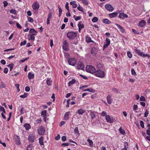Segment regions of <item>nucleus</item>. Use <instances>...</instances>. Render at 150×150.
I'll list each match as a JSON object with an SVG mask.
<instances>
[{
    "mask_svg": "<svg viewBox=\"0 0 150 150\" xmlns=\"http://www.w3.org/2000/svg\"><path fill=\"white\" fill-rule=\"evenodd\" d=\"M132 32L134 33H135V34H139V32L137 31L136 30L134 29H132Z\"/></svg>",
    "mask_w": 150,
    "mask_h": 150,
    "instance_id": "052dcab7",
    "label": "nucleus"
},
{
    "mask_svg": "<svg viewBox=\"0 0 150 150\" xmlns=\"http://www.w3.org/2000/svg\"><path fill=\"white\" fill-rule=\"evenodd\" d=\"M35 35L30 34L28 36V39L29 40L34 41L35 39Z\"/></svg>",
    "mask_w": 150,
    "mask_h": 150,
    "instance_id": "393cba45",
    "label": "nucleus"
},
{
    "mask_svg": "<svg viewBox=\"0 0 150 150\" xmlns=\"http://www.w3.org/2000/svg\"><path fill=\"white\" fill-rule=\"evenodd\" d=\"M103 21L104 23L107 24H109L111 23V22L108 19H103Z\"/></svg>",
    "mask_w": 150,
    "mask_h": 150,
    "instance_id": "473e14b6",
    "label": "nucleus"
},
{
    "mask_svg": "<svg viewBox=\"0 0 150 150\" xmlns=\"http://www.w3.org/2000/svg\"><path fill=\"white\" fill-rule=\"evenodd\" d=\"M26 41L25 40L23 42H21L20 43V46H22L23 45H25L26 44Z\"/></svg>",
    "mask_w": 150,
    "mask_h": 150,
    "instance_id": "bf43d9fd",
    "label": "nucleus"
},
{
    "mask_svg": "<svg viewBox=\"0 0 150 150\" xmlns=\"http://www.w3.org/2000/svg\"><path fill=\"white\" fill-rule=\"evenodd\" d=\"M58 7L59 8V16L60 17L61 15L62 12V8H61L59 6H59H58Z\"/></svg>",
    "mask_w": 150,
    "mask_h": 150,
    "instance_id": "ea45409f",
    "label": "nucleus"
},
{
    "mask_svg": "<svg viewBox=\"0 0 150 150\" xmlns=\"http://www.w3.org/2000/svg\"><path fill=\"white\" fill-rule=\"evenodd\" d=\"M30 88L28 86H26L25 87V90L27 92H28L30 91Z\"/></svg>",
    "mask_w": 150,
    "mask_h": 150,
    "instance_id": "774afa93",
    "label": "nucleus"
},
{
    "mask_svg": "<svg viewBox=\"0 0 150 150\" xmlns=\"http://www.w3.org/2000/svg\"><path fill=\"white\" fill-rule=\"evenodd\" d=\"M85 110L82 109H80L77 111L78 113L80 115H82L85 112Z\"/></svg>",
    "mask_w": 150,
    "mask_h": 150,
    "instance_id": "c85d7f7f",
    "label": "nucleus"
},
{
    "mask_svg": "<svg viewBox=\"0 0 150 150\" xmlns=\"http://www.w3.org/2000/svg\"><path fill=\"white\" fill-rule=\"evenodd\" d=\"M51 18H52V13H50L48 14V15L47 19L50 20V19H51Z\"/></svg>",
    "mask_w": 150,
    "mask_h": 150,
    "instance_id": "4d7b16f0",
    "label": "nucleus"
},
{
    "mask_svg": "<svg viewBox=\"0 0 150 150\" xmlns=\"http://www.w3.org/2000/svg\"><path fill=\"white\" fill-rule=\"evenodd\" d=\"M140 100L141 101H145V98L143 96H142L140 98Z\"/></svg>",
    "mask_w": 150,
    "mask_h": 150,
    "instance_id": "69168bd1",
    "label": "nucleus"
},
{
    "mask_svg": "<svg viewBox=\"0 0 150 150\" xmlns=\"http://www.w3.org/2000/svg\"><path fill=\"white\" fill-rule=\"evenodd\" d=\"M98 21V19L96 17H95L93 18L92 19V21L93 22H97Z\"/></svg>",
    "mask_w": 150,
    "mask_h": 150,
    "instance_id": "09e8293b",
    "label": "nucleus"
},
{
    "mask_svg": "<svg viewBox=\"0 0 150 150\" xmlns=\"http://www.w3.org/2000/svg\"><path fill=\"white\" fill-rule=\"evenodd\" d=\"M24 127L27 131L31 127L30 125L28 123H25L24 125Z\"/></svg>",
    "mask_w": 150,
    "mask_h": 150,
    "instance_id": "5701e85b",
    "label": "nucleus"
},
{
    "mask_svg": "<svg viewBox=\"0 0 150 150\" xmlns=\"http://www.w3.org/2000/svg\"><path fill=\"white\" fill-rule=\"evenodd\" d=\"M27 96V94L26 93H25L23 94L20 96V97L22 98H25Z\"/></svg>",
    "mask_w": 150,
    "mask_h": 150,
    "instance_id": "c03bdc74",
    "label": "nucleus"
},
{
    "mask_svg": "<svg viewBox=\"0 0 150 150\" xmlns=\"http://www.w3.org/2000/svg\"><path fill=\"white\" fill-rule=\"evenodd\" d=\"M124 147L123 148L127 149L128 146L127 142H125L124 143Z\"/></svg>",
    "mask_w": 150,
    "mask_h": 150,
    "instance_id": "8fccbe9b",
    "label": "nucleus"
},
{
    "mask_svg": "<svg viewBox=\"0 0 150 150\" xmlns=\"http://www.w3.org/2000/svg\"><path fill=\"white\" fill-rule=\"evenodd\" d=\"M77 9L79 11L82 12H83V8L80 5L77 7Z\"/></svg>",
    "mask_w": 150,
    "mask_h": 150,
    "instance_id": "a18cd8bd",
    "label": "nucleus"
},
{
    "mask_svg": "<svg viewBox=\"0 0 150 150\" xmlns=\"http://www.w3.org/2000/svg\"><path fill=\"white\" fill-rule=\"evenodd\" d=\"M96 66L97 68L100 69L102 67L101 64L100 62H97L96 64Z\"/></svg>",
    "mask_w": 150,
    "mask_h": 150,
    "instance_id": "c9c22d12",
    "label": "nucleus"
},
{
    "mask_svg": "<svg viewBox=\"0 0 150 150\" xmlns=\"http://www.w3.org/2000/svg\"><path fill=\"white\" fill-rule=\"evenodd\" d=\"M16 25L17 27L19 29H21L22 28L21 25L18 23H16Z\"/></svg>",
    "mask_w": 150,
    "mask_h": 150,
    "instance_id": "e2e57ef3",
    "label": "nucleus"
},
{
    "mask_svg": "<svg viewBox=\"0 0 150 150\" xmlns=\"http://www.w3.org/2000/svg\"><path fill=\"white\" fill-rule=\"evenodd\" d=\"M105 8L109 11H112L114 10V8L110 4H106L105 5Z\"/></svg>",
    "mask_w": 150,
    "mask_h": 150,
    "instance_id": "ddd939ff",
    "label": "nucleus"
},
{
    "mask_svg": "<svg viewBox=\"0 0 150 150\" xmlns=\"http://www.w3.org/2000/svg\"><path fill=\"white\" fill-rule=\"evenodd\" d=\"M97 49L95 47H93L91 50V53L93 55H95V52L97 51Z\"/></svg>",
    "mask_w": 150,
    "mask_h": 150,
    "instance_id": "cd10ccee",
    "label": "nucleus"
},
{
    "mask_svg": "<svg viewBox=\"0 0 150 150\" xmlns=\"http://www.w3.org/2000/svg\"><path fill=\"white\" fill-rule=\"evenodd\" d=\"M14 139L15 143L17 145H19L21 144V142L20 140V137L16 135H15L13 136Z\"/></svg>",
    "mask_w": 150,
    "mask_h": 150,
    "instance_id": "9b49d317",
    "label": "nucleus"
},
{
    "mask_svg": "<svg viewBox=\"0 0 150 150\" xmlns=\"http://www.w3.org/2000/svg\"><path fill=\"white\" fill-rule=\"evenodd\" d=\"M127 55L128 57L129 58H131L132 57V55L130 52L128 51L127 52Z\"/></svg>",
    "mask_w": 150,
    "mask_h": 150,
    "instance_id": "3c124183",
    "label": "nucleus"
},
{
    "mask_svg": "<svg viewBox=\"0 0 150 150\" xmlns=\"http://www.w3.org/2000/svg\"><path fill=\"white\" fill-rule=\"evenodd\" d=\"M29 32L30 33H32L31 34L33 35H37L38 33V32L33 29H30L29 30Z\"/></svg>",
    "mask_w": 150,
    "mask_h": 150,
    "instance_id": "6ab92c4d",
    "label": "nucleus"
},
{
    "mask_svg": "<svg viewBox=\"0 0 150 150\" xmlns=\"http://www.w3.org/2000/svg\"><path fill=\"white\" fill-rule=\"evenodd\" d=\"M86 71L88 73L94 75L96 72V69L93 66L91 65H87L86 67Z\"/></svg>",
    "mask_w": 150,
    "mask_h": 150,
    "instance_id": "7ed1b4c3",
    "label": "nucleus"
},
{
    "mask_svg": "<svg viewBox=\"0 0 150 150\" xmlns=\"http://www.w3.org/2000/svg\"><path fill=\"white\" fill-rule=\"evenodd\" d=\"M131 71L132 74L133 75H134V76H136V74L135 72V71L133 69H131Z\"/></svg>",
    "mask_w": 150,
    "mask_h": 150,
    "instance_id": "49530a36",
    "label": "nucleus"
},
{
    "mask_svg": "<svg viewBox=\"0 0 150 150\" xmlns=\"http://www.w3.org/2000/svg\"><path fill=\"white\" fill-rule=\"evenodd\" d=\"M87 141L89 144V146L91 147L93 145V142L92 141L89 139H87Z\"/></svg>",
    "mask_w": 150,
    "mask_h": 150,
    "instance_id": "e433bc0d",
    "label": "nucleus"
},
{
    "mask_svg": "<svg viewBox=\"0 0 150 150\" xmlns=\"http://www.w3.org/2000/svg\"><path fill=\"white\" fill-rule=\"evenodd\" d=\"M70 112L69 111L67 112L65 114L64 117V120H68L69 119V115Z\"/></svg>",
    "mask_w": 150,
    "mask_h": 150,
    "instance_id": "412c9836",
    "label": "nucleus"
},
{
    "mask_svg": "<svg viewBox=\"0 0 150 150\" xmlns=\"http://www.w3.org/2000/svg\"><path fill=\"white\" fill-rule=\"evenodd\" d=\"M67 139L66 137L65 136H63L62 137V140L63 142H65Z\"/></svg>",
    "mask_w": 150,
    "mask_h": 150,
    "instance_id": "680f3d73",
    "label": "nucleus"
},
{
    "mask_svg": "<svg viewBox=\"0 0 150 150\" xmlns=\"http://www.w3.org/2000/svg\"><path fill=\"white\" fill-rule=\"evenodd\" d=\"M106 99L108 103L111 104L112 101V99L111 98V96L110 95H109L107 97Z\"/></svg>",
    "mask_w": 150,
    "mask_h": 150,
    "instance_id": "a211bd4d",
    "label": "nucleus"
},
{
    "mask_svg": "<svg viewBox=\"0 0 150 150\" xmlns=\"http://www.w3.org/2000/svg\"><path fill=\"white\" fill-rule=\"evenodd\" d=\"M28 20L29 22H33L34 21L33 19L30 17H28Z\"/></svg>",
    "mask_w": 150,
    "mask_h": 150,
    "instance_id": "864d4df0",
    "label": "nucleus"
},
{
    "mask_svg": "<svg viewBox=\"0 0 150 150\" xmlns=\"http://www.w3.org/2000/svg\"><path fill=\"white\" fill-rule=\"evenodd\" d=\"M46 82L47 85L49 86H50L51 85L52 81L50 80V79L49 78H47L46 81Z\"/></svg>",
    "mask_w": 150,
    "mask_h": 150,
    "instance_id": "2f4dec72",
    "label": "nucleus"
},
{
    "mask_svg": "<svg viewBox=\"0 0 150 150\" xmlns=\"http://www.w3.org/2000/svg\"><path fill=\"white\" fill-rule=\"evenodd\" d=\"M77 35V33L74 32H69L67 34V37L70 40L74 39Z\"/></svg>",
    "mask_w": 150,
    "mask_h": 150,
    "instance_id": "20e7f679",
    "label": "nucleus"
},
{
    "mask_svg": "<svg viewBox=\"0 0 150 150\" xmlns=\"http://www.w3.org/2000/svg\"><path fill=\"white\" fill-rule=\"evenodd\" d=\"M76 61L74 58L69 59L68 61L69 64L72 66H74L75 65L76 63Z\"/></svg>",
    "mask_w": 150,
    "mask_h": 150,
    "instance_id": "1a4fd4ad",
    "label": "nucleus"
},
{
    "mask_svg": "<svg viewBox=\"0 0 150 150\" xmlns=\"http://www.w3.org/2000/svg\"><path fill=\"white\" fill-rule=\"evenodd\" d=\"M140 125L142 128H144V123L141 120L140 121Z\"/></svg>",
    "mask_w": 150,
    "mask_h": 150,
    "instance_id": "5fc2aeb1",
    "label": "nucleus"
},
{
    "mask_svg": "<svg viewBox=\"0 0 150 150\" xmlns=\"http://www.w3.org/2000/svg\"><path fill=\"white\" fill-rule=\"evenodd\" d=\"M119 131L120 132V133L122 134L123 135H124L125 134V130L122 129V127H120L119 129Z\"/></svg>",
    "mask_w": 150,
    "mask_h": 150,
    "instance_id": "f704fd0d",
    "label": "nucleus"
},
{
    "mask_svg": "<svg viewBox=\"0 0 150 150\" xmlns=\"http://www.w3.org/2000/svg\"><path fill=\"white\" fill-rule=\"evenodd\" d=\"M76 81L74 79H73L71 81H69L68 83V85L69 86H70L75 82Z\"/></svg>",
    "mask_w": 150,
    "mask_h": 150,
    "instance_id": "72a5a7b5",
    "label": "nucleus"
},
{
    "mask_svg": "<svg viewBox=\"0 0 150 150\" xmlns=\"http://www.w3.org/2000/svg\"><path fill=\"white\" fill-rule=\"evenodd\" d=\"M65 8L68 11H69V3L68 2H67L65 5Z\"/></svg>",
    "mask_w": 150,
    "mask_h": 150,
    "instance_id": "6e6d98bb",
    "label": "nucleus"
},
{
    "mask_svg": "<svg viewBox=\"0 0 150 150\" xmlns=\"http://www.w3.org/2000/svg\"><path fill=\"white\" fill-rule=\"evenodd\" d=\"M128 16L124 13H120L119 15V18L121 19H124L126 18H127Z\"/></svg>",
    "mask_w": 150,
    "mask_h": 150,
    "instance_id": "2eb2a0df",
    "label": "nucleus"
},
{
    "mask_svg": "<svg viewBox=\"0 0 150 150\" xmlns=\"http://www.w3.org/2000/svg\"><path fill=\"white\" fill-rule=\"evenodd\" d=\"M10 13L13 14L15 15H16V10L15 9L11 10L10 11Z\"/></svg>",
    "mask_w": 150,
    "mask_h": 150,
    "instance_id": "4c0bfd02",
    "label": "nucleus"
},
{
    "mask_svg": "<svg viewBox=\"0 0 150 150\" xmlns=\"http://www.w3.org/2000/svg\"><path fill=\"white\" fill-rule=\"evenodd\" d=\"M84 68L83 64L80 61L78 62L76 64V68L79 70H83Z\"/></svg>",
    "mask_w": 150,
    "mask_h": 150,
    "instance_id": "0eeeda50",
    "label": "nucleus"
},
{
    "mask_svg": "<svg viewBox=\"0 0 150 150\" xmlns=\"http://www.w3.org/2000/svg\"><path fill=\"white\" fill-rule=\"evenodd\" d=\"M100 78H103L104 77L105 75V73L104 71H102L100 69L96 70L94 75Z\"/></svg>",
    "mask_w": 150,
    "mask_h": 150,
    "instance_id": "f257e3e1",
    "label": "nucleus"
},
{
    "mask_svg": "<svg viewBox=\"0 0 150 150\" xmlns=\"http://www.w3.org/2000/svg\"><path fill=\"white\" fill-rule=\"evenodd\" d=\"M82 3L85 5H88V1L86 0H82Z\"/></svg>",
    "mask_w": 150,
    "mask_h": 150,
    "instance_id": "37998d69",
    "label": "nucleus"
},
{
    "mask_svg": "<svg viewBox=\"0 0 150 150\" xmlns=\"http://www.w3.org/2000/svg\"><path fill=\"white\" fill-rule=\"evenodd\" d=\"M28 77L29 79L30 80L34 78V74L32 73L29 72L28 74Z\"/></svg>",
    "mask_w": 150,
    "mask_h": 150,
    "instance_id": "b1692460",
    "label": "nucleus"
},
{
    "mask_svg": "<svg viewBox=\"0 0 150 150\" xmlns=\"http://www.w3.org/2000/svg\"><path fill=\"white\" fill-rule=\"evenodd\" d=\"M74 132L75 133H79V131L77 127H76L74 128Z\"/></svg>",
    "mask_w": 150,
    "mask_h": 150,
    "instance_id": "338daca9",
    "label": "nucleus"
},
{
    "mask_svg": "<svg viewBox=\"0 0 150 150\" xmlns=\"http://www.w3.org/2000/svg\"><path fill=\"white\" fill-rule=\"evenodd\" d=\"M83 91H88L90 92L94 93L95 91V90L92 88H87L83 90Z\"/></svg>",
    "mask_w": 150,
    "mask_h": 150,
    "instance_id": "7c9ffc66",
    "label": "nucleus"
},
{
    "mask_svg": "<svg viewBox=\"0 0 150 150\" xmlns=\"http://www.w3.org/2000/svg\"><path fill=\"white\" fill-rule=\"evenodd\" d=\"M38 134L40 135H43L44 134L45 130L44 127L42 126H40L37 130Z\"/></svg>",
    "mask_w": 150,
    "mask_h": 150,
    "instance_id": "423d86ee",
    "label": "nucleus"
},
{
    "mask_svg": "<svg viewBox=\"0 0 150 150\" xmlns=\"http://www.w3.org/2000/svg\"><path fill=\"white\" fill-rule=\"evenodd\" d=\"M146 23L145 20H142L139 22L138 25L140 27H143L146 25Z\"/></svg>",
    "mask_w": 150,
    "mask_h": 150,
    "instance_id": "4468645a",
    "label": "nucleus"
},
{
    "mask_svg": "<svg viewBox=\"0 0 150 150\" xmlns=\"http://www.w3.org/2000/svg\"><path fill=\"white\" fill-rule=\"evenodd\" d=\"M43 139L44 138L42 136L40 137L39 139V144L41 146L44 145V143L43 142Z\"/></svg>",
    "mask_w": 150,
    "mask_h": 150,
    "instance_id": "bb28decb",
    "label": "nucleus"
},
{
    "mask_svg": "<svg viewBox=\"0 0 150 150\" xmlns=\"http://www.w3.org/2000/svg\"><path fill=\"white\" fill-rule=\"evenodd\" d=\"M40 4L38 1H35L32 5L33 11L35 13H37L40 8Z\"/></svg>",
    "mask_w": 150,
    "mask_h": 150,
    "instance_id": "f03ea898",
    "label": "nucleus"
},
{
    "mask_svg": "<svg viewBox=\"0 0 150 150\" xmlns=\"http://www.w3.org/2000/svg\"><path fill=\"white\" fill-rule=\"evenodd\" d=\"M110 44V40L109 38H106L105 40V42L103 44V50L108 47Z\"/></svg>",
    "mask_w": 150,
    "mask_h": 150,
    "instance_id": "f8f14e48",
    "label": "nucleus"
},
{
    "mask_svg": "<svg viewBox=\"0 0 150 150\" xmlns=\"http://www.w3.org/2000/svg\"><path fill=\"white\" fill-rule=\"evenodd\" d=\"M106 115V112L104 111H103L102 112L101 114V115L103 116H105H105H106L107 115Z\"/></svg>",
    "mask_w": 150,
    "mask_h": 150,
    "instance_id": "0e129e2a",
    "label": "nucleus"
},
{
    "mask_svg": "<svg viewBox=\"0 0 150 150\" xmlns=\"http://www.w3.org/2000/svg\"><path fill=\"white\" fill-rule=\"evenodd\" d=\"M138 109V106L137 105H134L133 107V109L134 111L136 112H137V110Z\"/></svg>",
    "mask_w": 150,
    "mask_h": 150,
    "instance_id": "58836bf2",
    "label": "nucleus"
},
{
    "mask_svg": "<svg viewBox=\"0 0 150 150\" xmlns=\"http://www.w3.org/2000/svg\"><path fill=\"white\" fill-rule=\"evenodd\" d=\"M86 41L90 43L92 42L94 43H95L94 41L92 40L91 38L88 36H86Z\"/></svg>",
    "mask_w": 150,
    "mask_h": 150,
    "instance_id": "aec40b11",
    "label": "nucleus"
},
{
    "mask_svg": "<svg viewBox=\"0 0 150 150\" xmlns=\"http://www.w3.org/2000/svg\"><path fill=\"white\" fill-rule=\"evenodd\" d=\"M13 63L9 64L8 66V67H9L10 68V71H11L13 68Z\"/></svg>",
    "mask_w": 150,
    "mask_h": 150,
    "instance_id": "79ce46f5",
    "label": "nucleus"
},
{
    "mask_svg": "<svg viewBox=\"0 0 150 150\" xmlns=\"http://www.w3.org/2000/svg\"><path fill=\"white\" fill-rule=\"evenodd\" d=\"M134 51L135 52L137 53L138 55L141 57H148V58L150 57V55L148 54H144L142 52H141L140 50L136 49H134Z\"/></svg>",
    "mask_w": 150,
    "mask_h": 150,
    "instance_id": "39448f33",
    "label": "nucleus"
},
{
    "mask_svg": "<svg viewBox=\"0 0 150 150\" xmlns=\"http://www.w3.org/2000/svg\"><path fill=\"white\" fill-rule=\"evenodd\" d=\"M90 116L92 119L95 117V115L93 112H91L90 114Z\"/></svg>",
    "mask_w": 150,
    "mask_h": 150,
    "instance_id": "13d9d810",
    "label": "nucleus"
},
{
    "mask_svg": "<svg viewBox=\"0 0 150 150\" xmlns=\"http://www.w3.org/2000/svg\"><path fill=\"white\" fill-rule=\"evenodd\" d=\"M75 2L76 1H74L72 2L71 1L70 3V4L72 6V7L73 8H76L77 6V4L75 3Z\"/></svg>",
    "mask_w": 150,
    "mask_h": 150,
    "instance_id": "c756f323",
    "label": "nucleus"
},
{
    "mask_svg": "<svg viewBox=\"0 0 150 150\" xmlns=\"http://www.w3.org/2000/svg\"><path fill=\"white\" fill-rule=\"evenodd\" d=\"M105 119L109 123H112L113 122V119L109 115L105 116Z\"/></svg>",
    "mask_w": 150,
    "mask_h": 150,
    "instance_id": "dca6fc26",
    "label": "nucleus"
},
{
    "mask_svg": "<svg viewBox=\"0 0 150 150\" xmlns=\"http://www.w3.org/2000/svg\"><path fill=\"white\" fill-rule=\"evenodd\" d=\"M81 22H80L78 25V27H79V28H80L81 29H82V28H84V25H83V24H81Z\"/></svg>",
    "mask_w": 150,
    "mask_h": 150,
    "instance_id": "a19ab883",
    "label": "nucleus"
},
{
    "mask_svg": "<svg viewBox=\"0 0 150 150\" xmlns=\"http://www.w3.org/2000/svg\"><path fill=\"white\" fill-rule=\"evenodd\" d=\"M0 110L2 111L4 113H6V112L4 108L1 106H0Z\"/></svg>",
    "mask_w": 150,
    "mask_h": 150,
    "instance_id": "de8ad7c7",
    "label": "nucleus"
},
{
    "mask_svg": "<svg viewBox=\"0 0 150 150\" xmlns=\"http://www.w3.org/2000/svg\"><path fill=\"white\" fill-rule=\"evenodd\" d=\"M149 113V111H148V110L147 109H146V111L144 114V117H147V116L148 115Z\"/></svg>",
    "mask_w": 150,
    "mask_h": 150,
    "instance_id": "603ef678",
    "label": "nucleus"
},
{
    "mask_svg": "<svg viewBox=\"0 0 150 150\" xmlns=\"http://www.w3.org/2000/svg\"><path fill=\"white\" fill-rule=\"evenodd\" d=\"M28 140L31 143H33L35 140V134H30L28 137Z\"/></svg>",
    "mask_w": 150,
    "mask_h": 150,
    "instance_id": "6e6552de",
    "label": "nucleus"
},
{
    "mask_svg": "<svg viewBox=\"0 0 150 150\" xmlns=\"http://www.w3.org/2000/svg\"><path fill=\"white\" fill-rule=\"evenodd\" d=\"M69 43L66 40L64 41L62 45V48L65 51H67L69 50Z\"/></svg>",
    "mask_w": 150,
    "mask_h": 150,
    "instance_id": "9d476101",
    "label": "nucleus"
},
{
    "mask_svg": "<svg viewBox=\"0 0 150 150\" xmlns=\"http://www.w3.org/2000/svg\"><path fill=\"white\" fill-rule=\"evenodd\" d=\"M118 15L117 12H113L112 13L109 14V17L111 18H113L116 17Z\"/></svg>",
    "mask_w": 150,
    "mask_h": 150,
    "instance_id": "a878e982",
    "label": "nucleus"
},
{
    "mask_svg": "<svg viewBox=\"0 0 150 150\" xmlns=\"http://www.w3.org/2000/svg\"><path fill=\"white\" fill-rule=\"evenodd\" d=\"M41 115L43 117L44 121H46V119L47 117V111L46 110H43L41 112Z\"/></svg>",
    "mask_w": 150,
    "mask_h": 150,
    "instance_id": "f3484780",
    "label": "nucleus"
},
{
    "mask_svg": "<svg viewBox=\"0 0 150 150\" xmlns=\"http://www.w3.org/2000/svg\"><path fill=\"white\" fill-rule=\"evenodd\" d=\"M115 25H116L119 28L120 31L123 33L125 32V30L122 26L117 23L115 24Z\"/></svg>",
    "mask_w": 150,
    "mask_h": 150,
    "instance_id": "4be33fe9",
    "label": "nucleus"
}]
</instances>
